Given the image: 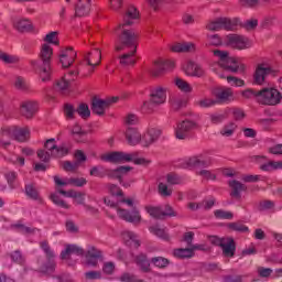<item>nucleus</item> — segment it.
<instances>
[{"label": "nucleus", "instance_id": "c756f323", "mask_svg": "<svg viewBox=\"0 0 282 282\" xmlns=\"http://www.w3.org/2000/svg\"><path fill=\"white\" fill-rule=\"evenodd\" d=\"M185 73L187 76H196L197 78H202V76H204V68L198 64H195V62H188Z\"/></svg>", "mask_w": 282, "mask_h": 282}, {"label": "nucleus", "instance_id": "1a4fd4ad", "mask_svg": "<svg viewBox=\"0 0 282 282\" xmlns=\"http://www.w3.org/2000/svg\"><path fill=\"white\" fill-rule=\"evenodd\" d=\"M64 112L66 118L69 120H74L76 113H78V116L84 120H87V118L91 116V110H89V106H87V104H79L77 108H75L74 105L66 104L64 106Z\"/></svg>", "mask_w": 282, "mask_h": 282}, {"label": "nucleus", "instance_id": "c03bdc74", "mask_svg": "<svg viewBox=\"0 0 282 282\" xmlns=\"http://www.w3.org/2000/svg\"><path fill=\"white\" fill-rule=\"evenodd\" d=\"M14 228H18L19 232H22V235H32V234L39 231V229L32 228V227H28V226H25L23 224H15Z\"/></svg>", "mask_w": 282, "mask_h": 282}, {"label": "nucleus", "instance_id": "de8ad7c7", "mask_svg": "<svg viewBox=\"0 0 282 282\" xmlns=\"http://www.w3.org/2000/svg\"><path fill=\"white\" fill-rule=\"evenodd\" d=\"M51 200L53 204H55V206H59V208H69V205H67V203H65V200H63L58 194H52Z\"/></svg>", "mask_w": 282, "mask_h": 282}, {"label": "nucleus", "instance_id": "393cba45", "mask_svg": "<svg viewBox=\"0 0 282 282\" xmlns=\"http://www.w3.org/2000/svg\"><path fill=\"white\" fill-rule=\"evenodd\" d=\"M207 166H210V159L194 156L186 161L185 169H206Z\"/></svg>", "mask_w": 282, "mask_h": 282}, {"label": "nucleus", "instance_id": "ea45409f", "mask_svg": "<svg viewBox=\"0 0 282 282\" xmlns=\"http://www.w3.org/2000/svg\"><path fill=\"white\" fill-rule=\"evenodd\" d=\"M194 47L193 43H177L172 46V52H191Z\"/></svg>", "mask_w": 282, "mask_h": 282}, {"label": "nucleus", "instance_id": "680f3d73", "mask_svg": "<svg viewBox=\"0 0 282 282\" xmlns=\"http://www.w3.org/2000/svg\"><path fill=\"white\" fill-rule=\"evenodd\" d=\"M215 94H216V98H218V100H228V98H230V90L229 89L217 90Z\"/></svg>", "mask_w": 282, "mask_h": 282}, {"label": "nucleus", "instance_id": "79ce46f5", "mask_svg": "<svg viewBox=\"0 0 282 282\" xmlns=\"http://www.w3.org/2000/svg\"><path fill=\"white\" fill-rule=\"evenodd\" d=\"M15 28L19 32H30V30H32V23L30 20H20L15 24Z\"/></svg>", "mask_w": 282, "mask_h": 282}, {"label": "nucleus", "instance_id": "3c124183", "mask_svg": "<svg viewBox=\"0 0 282 282\" xmlns=\"http://www.w3.org/2000/svg\"><path fill=\"white\" fill-rule=\"evenodd\" d=\"M216 219H232L234 215L230 212H226L224 209H217L214 212Z\"/></svg>", "mask_w": 282, "mask_h": 282}, {"label": "nucleus", "instance_id": "69168bd1", "mask_svg": "<svg viewBox=\"0 0 282 282\" xmlns=\"http://www.w3.org/2000/svg\"><path fill=\"white\" fill-rule=\"evenodd\" d=\"M208 43L209 45H214L215 47H218V45H221V37H219L218 34L210 35Z\"/></svg>", "mask_w": 282, "mask_h": 282}, {"label": "nucleus", "instance_id": "774afa93", "mask_svg": "<svg viewBox=\"0 0 282 282\" xmlns=\"http://www.w3.org/2000/svg\"><path fill=\"white\" fill-rule=\"evenodd\" d=\"M272 155H282V143H278L269 149Z\"/></svg>", "mask_w": 282, "mask_h": 282}, {"label": "nucleus", "instance_id": "423d86ee", "mask_svg": "<svg viewBox=\"0 0 282 282\" xmlns=\"http://www.w3.org/2000/svg\"><path fill=\"white\" fill-rule=\"evenodd\" d=\"M106 162H112L113 164H126L127 162H133L134 164H149L150 161L145 159H138V153H127L122 151L110 152L105 155Z\"/></svg>", "mask_w": 282, "mask_h": 282}, {"label": "nucleus", "instance_id": "37998d69", "mask_svg": "<svg viewBox=\"0 0 282 282\" xmlns=\"http://www.w3.org/2000/svg\"><path fill=\"white\" fill-rule=\"evenodd\" d=\"M219 77L227 78V83H229V85H232L234 87H243L245 85L243 80L237 77L225 76L224 74H219Z\"/></svg>", "mask_w": 282, "mask_h": 282}, {"label": "nucleus", "instance_id": "4c0bfd02", "mask_svg": "<svg viewBox=\"0 0 282 282\" xmlns=\"http://www.w3.org/2000/svg\"><path fill=\"white\" fill-rule=\"evenodd\" d=\"M55 91H59V94H67L69 91V82L65 78H62L56 82L54 86Z\"/></svg>", "mask_w": 282, "mask_h": 282}, {"label": "nucleus", "instance_id": "58836bf2", "mask_svg": "<svg viewBox=\"0 0 282 282\" xmlns=\"http://www.w3.org/2000/svg\"><path fill=\"white\" fill-rule=\"evenodd\" d=\"M176 87L181 89V91H184L185 94H191L193 91V87H191V84H188L186 80L176 78L175 80Z\"/></svg>", "mask_w": 282, "mask_h": 282}, {"label": "nucleus", "instance_id": "5701e85b", "mask_svg": "<svg viewBox=\"0 0 282 282\" xmlns=\"http://www.w3.org/2000/svg\"><path fill=\"white\" fill-rule=\"evenodd\" d=\"M91 12V0H76L75 17H87Z\"/></svg>", "mask_w": 282, "mask_h": 282}, {"label": "nucleus", "instance_id": "9d476101", "mask_svg": "<svg viewBox=\"0 0 282 282\" xmlns=\"http://www.w3.org/2000/svg\"><path fill=\"white\" fill-rule=\"evenodd\" d=\"M239 25V19L218 18L207 24V30L218 32V30H235Z\"/></svg>", "mask_w": 282, "mask_h": 282}, {"label": "nucleus", "instance_id": "f8f14e48", "mask_svg": "<svg viewBox=\"0 0 282 282\" xmlns=\"http://www.w3.org/2000/svg\"><path fill=\"white\" fill-rule=\"evenodd\" d=\"M113 102H118V97L107 99L94 97L91 101V111L97 116H105V109H109V106L113 105Z\"/></svg>", "mask_w": 282, "mask_h": 282}, {"label": "nucleus", "instance_id": "864d4df0", "mask_svg": "<svg viewBox=\"0 0 282 282\" xmlns=\"http://www.w3.org/2000/svg\"><path fill=\"white\" fill-rule=\"evenodd\" d=\"M239 24H241V26L245 28V30H254V28H257V25H259V21L251 19V20H247L241 23V21L239 20L238 25Z\"/></svg>", "mask_w": 282, "mask_h": 282}, {"label": "nucleus", "instance_id": "0e129e2a", "mask_svg": "<svg viewBox=\"0 0 282 282\" xmlns=\"http://www.w3.org/2000/svg\"><path fill=\"white\" fill-rule=\"evenodd\" d=\"M66 230L67 232H72L73 235L78 232V226H76V223L73 220H67L66 221Z\"/></svg>", "mask_w": 282, "mask_h": 282}, {"label": "nucleus", "instance_id": "bf43d9fd", "mask_svg": "<svg viewBox=\"0 0 282 282\" xmlns=\"http://www.w3.org/2000/svg\"><path fill=\"white\" fill-rule=\"evenodd\" d=\"M78 162H70V161H64L63 162V169L64 171H76V169H78Z\"/></svg>", "mask_w": 282, "mask_h": 282}, {"label": "nucleus", "instance_id": "2f4dec72", "mask_svg": "<svg viewBox=\"0 0 282 282\" xmlns=\"http://www.w3.org/2000/svg\"><path fill=\"white\" fill-rule=\"evenodd\" d=\"M129 171H131V166H119L116 170H111L108 175L110 177H116L117 180H119L120 184L122 186H129L124 183H122V180L120 177H122V175H127V173H129Z\"/></svg>", "mask_w": 282, "mask_h": 282}, {"label": "nucleus", "instance_id": "a19ab883", "mask_svg": "<svg viewBox=\"0 0 282 282\" xmlns=\"http://www.w3.org/2000/svg\"><path fill=\"white\" fill-rule=\"evenodd\" d=\"M150 232L160 239H169V234H166V230L162 229L158 225L150 227Z\"/></svg>", "mask_w": 282, "mask_h": 282}, {"label": "nucleus", "instance_id": "dca6fc26", "mask_svg": "<svg viewBox=\"0 0 282 282\" xmlns=\"http://www.w3.org/2000/svg\"><path fill=\"white\" fill-rule=\"evenodd\" d=\"M4 133L12 135L18 142H26V140H30V129L28 128L11 127L7 128Z\"/></svg>", "mask_w": 282, "mask_h": 282}, {"label": "nucleus", "instance_id": "a878e982", "mask_svg": "<svg viewBox=\"0 0 282 282\" xmlns=\"http://www.w3.org/2000/svg\"><path fill=\"white\" fill-rule=\"evenodd\" d=\"M102 257L100 250L96 249V247H90L86 253V263L90 268H96L98 265V261Z\"/></svg>", "mask_w": 282, "mask_h": 282}, {"label": "nucleus", "instance_id": "0eeeda50", "mask_svg": "<svg viewBox=\"0 0 282 282\" xmlns=\"http://www.w3.org/2000/svg\"><path fill=\"white\" fill-rule=\"evenodd\" d=\"M281 98V93L275 88H263L262 90H259L258 94V102H261V105H279Z\"/></svg>", "mask_w": 282, "mask_h": 282}, {"label": "nucleus", "instance_id": "603ef678", "mask_svg": "<svg viewBox=\"0 0 282 282\" xmlns=\"http://www.w3.org/2000/svg\"><path fill=\"white\" fill-rule=\"evenodd\" d=\"M85 279L87 281H98L102 279V273L100 271H88L85 273Z\"/></svg>", "mask_w": 282, "mask_h": 282}, {"label": "nucleus", "instance_id": "72a5a7b5", "mask_svg": "<svg viewBox=\"0 0 282 282\" xmlns=\"http://www.w3.org/2000/svg\"><path fill=\"white\" fill-rule=\"evenodd\" d=\"M229 186L231 188V197L239 199L241 197V192L246 189V185L241 184L239 181H230Z\"/></svg>", "mask_w": 282, "mask_h": 282}, {"label": "nucleus", "instance_id": "c9c22d12", "mask_svg": "<svg viewBox=\"0 0 282 282\" xmlns=\"http://www.w3.org/2000/svg\"><path fill=\"white\" fill-rule=\"evenodd\" d=\"M0 61L4 65H17V63H19V57H17L15 55H10L3 51H0Z\"/></svg>", "mask_w": 282, "mask_h": 282}, {"label": "nucleus", "instance_id": "49530a36", "mask_svg": "<svg viewBox=\"0 0 282 282\" xmlns=\"http://www.w3.org/2000/svg\"><path fill=\"white\" fill-rule=\"evenodd\" d=\"M235 129H237V124L235 122H231L227 126H225L220 133L221 135H225V138H230V135H232V133H235Z\"/></svg>", "mask_w": 282, "mask_h": 282}, {"label": "nucleus", "instance_id": "13d9d810", "mask_svg": "<svg viewBox=\"0 0 282 282\" xmlns=\"http://www.w3.org/2000/svg\"><path fill=\"white\" fill-rule=\"evenodd\" d=\"M259 210H272L274 208V202L272 200H262L259 204Z\"/></svg>", "mask_w": 282, "mask_h": 282}, {"label": "nucleus", "instance_id": "6e6552de", "mask_svg": "<svg viewBox=\"0 0 282 282\" xmlns=\"http://www.w3.org/2000/svg\"><path fill=\"white\" fill-rule=\"evenodd\" d=\"M40 246L47 259V262L41 265L40 271L43 272V274H52V272L56 270V262L54 261L56 254L52 248H50L47 241H42Z\"/></svg>", "mask_w": 282, "mask_h": 282}, {"label": "nucleus", "instance_id": "f257e3e1", "mask_svg": "<svg viewBox=\"0 0 282 282\" xmlns=\"http://www.w3.org/2000/svg\"><path fill=\"white\" fill-rule=\"evenodd\" d=\"M138 19V11L135 8H131L123 15V23L119 24L115 30V48L117 52H121L124 47H129L130 52L123 54L120 57L121 65H135V47L138 45V35L133 30L129 29V25H133V21Z\"/></svg>", "mask_w": 282, "mask_h": 282}, {"label": "nucleus", "instance_id": "cd10ccee", "mask_svg": "<svg viewBox=\"0 0 282 282\" xmlns=\"http://www.w3.org/2000/svg\"><path fill=\"white\" fill-rule=\"evenodd\" d=\"M72 254H76L77 257H82V254H85V251L83 248L76 246V245H68L66 246L65 250L61 252V259H69Z\"/></svg>", "mask_w": 282, "mask_h": 282}, {"label": "nucleus", "instance_id": "bb28decb", "mask_svg": "<svg viewBox=\"0 0 282 282\" xmlns=\"http://www.w3.org/2000/svg\"><path fill=\"white\" fill-rule=\"evenodd\" d=\"M195 250H204V248L202 245H195L185 249H176L174 250V257H177V259H191L195 254Z\"/></svg>", "mask_w": 282, "mask_h": 282}, {"label": "nucleus", "instance_id": "5fc2aeb1", "mask_svg": "<svg viewBox=\"0 0 282 282\" xmlns=\"http://www.w3.org/2000/svg\"><path fill=\"white\" fill-rule=\"evenodd\" d=\"M17 89H21L22 91H28V82L23 77H17L14 83Z\"/></svg>", "mask_w": 282, "mask_h": 282}, {"label": "nucleus", "instance_id": "473e14b6", "mask_svg": "<svg viewBox=\"0 0 282 282\" xmlns=\"http://www.w3.org/2000/svg\"><path fill=\"white\" fill-rule=\"evenodd\" d=\"M126 139L128 142H142L144 141V137H142V133L138 131L135 128H128L126 131Z\"/></svg>", "mask_w": 282, "mask_h": 282}, {"label": "nucleus", "instance_id": "f704fd0d", "mask_svg": "<svg viewBox=\"0 0 282 282\" xmlns=\"http://www.w3.org/2000/svg\"><path fill=\"white\" fill-rule=\"evenodd\" d=\"M147 213L150 217H153L154 219H164V213L162 206L153 207V206H147L145 207Z\"/></svg>", "mask_w": 282, "mask_h": 282}, {"label": "nucleus", "instance_id": "052dcab7", "mask_svg": "<svg viewBox=\"0 0 282 282\" xmlns=\"http://www.w3.org/2000/svg\"><path fill=\"white\" fill-rule=\"evenodd\" d=\"M243 98H256V100H259V90L253 89H247L242 91Z\"/></svg>", "mask_w": 282, "mask_h": 282}, {"label": "nucleus", "instance_id": "c85d7f7f", "mask_svg": "<svg viewBox=\"0 0 282 282\" xmlns=\"http://www.w3.org/2000/svg\"><path fill=\"white\" fill-rule=\"evenodd\" d=\"M163 140L166 139L162 135V131L155 128L149 129L148 133L143 135V142H158Z\"/></svg>", "mask_w": 282, "mask_h": 282}, {"label": "nucleus", "instance_id": "7ed1b4c3", "mask_svg": "<svg viewBox=\"0 0 282 282\" xmlns=\"http://www.w3.org/2000/svg\"><path fill=\"white\" fill-rule=\"evenodd\" d=\"M44 149L37 152V158L42 162H50V158H65L72 150V145L69 143L46 142Z\"/></svg>", "mask_w": 282, "mask_h": 282}, {"label": "nucleus", "instance_id": "e2e57ef3", "mask_svg": "<svg viewBox=\"0 0 282 282\" xmlns=\"http://www.w3.org/2000/svg\"><path fill=\"white\" fill-rule=\"evenodd\" d=\"M6 178L11 188H14V181L17 180V172H8Z\"/></svg>", "mask_w": 282, "mask_h": 282}, {"label": "nucleus", "instance_id": "ddd939ff", "mask_svg": "<svg viewBox=\"0 0 282 282\" xmlns=\"http://www.w3.org/2000/svg\"><path fill=\"white\" fill-rule=\"evenodd\" d=\"M166 102V89L162 87H156L151 90L150 102L145 101L143 107L148 109H153V105H164Z\"/></svg>", "mask_w": 282, "mask_h": 282}, {"label": "nucleus", "instance_id": "e433bc0d", "mask_svg": "<svg viewBox=\"0 0 282 282\" xmlns=\"http://www.w3.org/2000/svg\"><path fill=\"white\" fill-rule=\"evenodd\" d=\"M135 261L137 265H139V268L143 270V272H149L151 268V262L149 261V259H147V256L141 253L135 258Z\"/></svg>", "mask_w": 282, "mask_h": 282}, {"label": "nucleus", "instance_id": "39448f33", "mask_svg": "<svg viewBox=\"0 0 282 282\" xmlns=\"http://www.w3.org/2000/svg\"><path fill=\"white\" fill-rule=\"evenodd\" d=\"M117 202L118 204H120V202L122 204H127L129 208H132V210L129 212L127 209H122L118 207L117 205V207L115 208L117 209V214H118V217H120V219H123L129 224H140V221H142V216L140 215V210L135 208V200L133 198H120Z\"/></svg>", "mask_w": 282, "mask_h": 282}, {"label": "nucleus", "instance_id": "b1692460", "mask_svg": "<svg viewBox=\"0 0 282 282\" xmlns=\"http://www.w3.org/2000/svg\"><path fill=\"white\" fill-rule=\"evenodd\" d=\"M54 182L56 184V186H85V184H87V180L80 177V178H64L62 180L58 176H54Z\"/></svg>", "mask_w": 282, "mask_h": 282}, {"label": "nucleus", "instance_id": "a18cd8bd", "mask_svg": "<svg viewBox=\"0 0 282 282\" xmlns=\"http://www.w3.org/2000/svg\"><path fill=\"white\" fill-rule=\"evenodd\" d=\"M228 227L231 230H235L236 232H250V229L248 228V226L241 223H230Z\"/></svg>", "mask_w": 282, "mask_h": 282}, {"label": "nucleus", "instance_id": "09e8293b", "mask_svg": "<svg viewBox=\"0 0 282 282\" xmlns=\"http://www.w3.org/2000/svg\"><path fill=\"white\" fill-rule=\"evenodd\" d=\"M152 263L155 265V268H166L169 265V259L163 258V257H155L152 258Z\"/></svg>", "mask_w": 282, "mask_h": 282}, {"label": "nucleus", "instance_id": "8fccbe9b", "mask_svg": "<svg viewBox=\"0 0 282 282\" xmlns=\"http://www.w3.org/2000/svg\"><path fill=\"white\" fill-rule=\"evenodd\" d=\"M25 194L31 199H39V192L34 187V185H32V184H29V185L25 186Z\"/></svg>", "mask_w": 282, "mask_h": 282}, {"label": "nucleus", "instance_id": "a211bd4d", "mask_svg": "<svg viewBox=\"0 0 282 282\" xmlns=\"http://www.w3.org/2000/svg\"><path fill=\"white\" fill-rule=\"evenodd\" d=\"M257 161L260 164L261 171L270 172L282 170V161L268 160L265 156H257Z\"/></svg>", "mask_w": 282, "mask_h": 282}, {"label": "nucleus", "instance_id": "20e7f679", "mask_svg": "<svg viewBox=\"0 0 282 282\" xmlns=\"http://www.w3.org/2000/svg\"><path fill=\"white\" fill-rule=\"evenodd\" d=\"M214 56L219 58L218 65L227 72H232L234 74H237V72L243 74L246 72V65L239 63L237 58L230 57L227 51L215 50Z\"/></svg>", "mask_w": 282, "mask_h": 282}, {"label": "nucleus", "instance_id": "2eb2a0df", "mask_svg": "<svg viewBox=\"0 0 282 282\" xmlns=\"http://www.w3.org/2000/svg\"><path fill=\"white\" fill-rule=\"evenodd\" d=\"M227 45L235 47L236 50H248L250 47V41L248 37H243L237 34L227 35Z\"/></svg>", "mask_w": 282, "mask_h": 282}, {"label": "nucleus", "instance_id": "f3484780", "mask_svg": "<svg viewBox=\"0 0 282 282\" xmlns=\"http://www.w3.org/2000/svg\"><path fill=\"white\" fill-rule=\"evenodd\" d=\"M195 129V122L185 120L178 123L175 129V135L177 140H188V133Z\"/></svg>", "mask_w": 282, "mask_h": 282}, {"label": "nucleus", "instance_id": "4d7b16f0", "mask_svg": "<svg viewBox=\"0 0 282 282\" xmlns=\"http://www.w3.org/2000/svg\"><path fill=\"white\" fill-rule=\"evenodd\" d=\"M11 259L14 261V263H19L20 265H23L25 258H23V254H21V251H14L11 253Z\"/></svg>", "mask_w": 282, "mask_h": 282}, {"label": "nucleus", "instance_id": "aec40b11", "mask_svg": "<svg viewBox=\"0 0 282 282\" xmlns=\"http://www.w3.org/2000/svg\"><path fill=\"white\" fill-rule=\"evenodd\" d=\"M270 74H275V72H274V69H272V67L265 66V64L258 65L254 76H253L254 83H257V85L263 84V82L265 80V76H268Z\"/></svg>", "mask_w": 282, "mask_h": 282}, {"label": "nucleus", "instance_id": "338daca9", "mask_svg": "<svg viewBox=\"0 0 282 282\" xmlns=\"http://www.w3.org/2000/svg\"><path fill=\"white\" fill-rule=\"evenodd\" d=\"M120 281L122 282H138V279L130 274V273H123L120 278H119Z\"/></svg>", "mask_w": 282, "mask_h": 282}, {"label": "nucleus", "instance_id": "412c9836", "mask_svg": "<svg viewBox=\"0 0 282 282\" xmlns=\"http://www.w3.org/2000/svg\"><path fill=\"white\" fill-rule=\"evenodd\" d=\"M109 192L112 196L106 197L104 203L106 206H110V208H118V200H116V197H122V189L117 185L111 184L109 185Z\"/></svg>", "mask_w": 282, "mask_h": 282}, {"label": "nucleus", "instance_id": "4be33fe9", "mask_svg": "<svg viewBox=\"0 0 282 282\" xmlns=\"http://www.w3.org/2000/svg\"><path fill=\"white\" fill-rule=\"evenodd\" d=\"M37 109L39 105L36 104V101L26 100L21 104L20 113L21 116H24V118H33Z\"/></svg>", "mask_w": 282, "mask_h": 282}, {"label": "nucleus", "instance_id": "7c9ffc66", "mask_svg": "<svg viewBox=\"0 0 282 282\" xmlns=\"http://www.w3.org/2000/svg\"><path fill=\"white\" fill-rule=\"evenodd\" d=\"M122 239L126 241L127 246L131 248H140V240L133 231H123Z\"/></svg>", "mask_w": 282, "mask_h": 282}, {"label": "nucleus", "instance_id": "4468645a", "mask_svg": "<svg viewBox=\"0 0 282 282\" xmlns=\"http://www.w3.org/2000/svg\"><path fill=\"white\" fill-rule=\"evenodd\" d=\"M175 67V63L173 61H156L152 65V67L149 69V73L151 76L158 77L161 74H164V72H169Z\"/></svg>", "mask_w": 282, "mask_h": 282}, {"label": "nucleus", "instance_id": "6ab92c4d", "mask_svg": "<svg viewBox=\"0 0 282 282\" xmlns=\"http://www.w3.org/2000/svg\"><path fill=\"white\" fill-rule=\"evenodd\" d=\"M74 61H76V51H74V48L68 47L61 52L59 63L64 69L72 67Z\"/></svg>", "mask_w": 282, "mask_h": 282}, {"label": "nucleus", "instance_id": "f03ea898", "mask_svg": "<svg viewBox=\"0 0 282 282\" xmlns=\"http://www.w3.org/2000/svg\"><path fill=\"white\" fill-rule=\"evenodd\" d=\"M54 54L52 46L43 44L40 52V61H31V65L40 74L43 83H47L52 76V55Z\"/></svg>", "mask_w": 282, "mask_h": 282}, {"label": "nucleus", "instance_id": "9b49d317", "mask_svg": "<svg viewBox=\"0 0 282 282\" xmlns=\"http://www.w3.org/2000/svg\"><path fill=\"white\" fill-rule=\"evenodd\" d=\"M210 241L212 243H215V246L221 247L225 257H235V251L237 250V247L232 238L212 237Z\"/></svg>", "mask_w": 282, "mask_h": 282}, {"label": "nucleus", "instance_id": "6e6d98bb", "mask_svg": "<svg viewBox=\"0 0 282 282\" xmlns=\"http://www.w3.org/2000/svg\"><path fill=\"white\" fill-rule=\"evenodd\" d=\"M159 193L162 197H171V194L173 193V191H171L166 184L160 183Z\"/></svg>", "mask_w": 282, "mask_h": 282}]
</instances>
